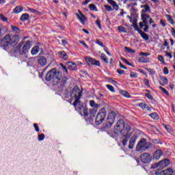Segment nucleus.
<instances>
[{"instance_id":"f257e3e1","label":"nucleus","mask_w":175,"mask_h":175,"mask_svg":"<svg viewBox=\"0 0 175 175\" xmlns=\"http://www.w3.org/2000/svg\"><path fill=\"white\" fill-rule=\"evenodd\" d=\"M3 50L5 51H10L12 55L14 57H18V55H24L27 54L31 49V41L24 40L21 41L17 46H14L12 49H9L12 47L10 35L7 34L1 40Z\"/></svg>"},{"instance_id":"f03ea898","label":"nucleus","mask_w":175,"mask_h":175,"mask_svg":"<svg viewBox=\"0 0 175 175\" xmlns=\"http://www.w3.org/2000/svg\"><path fill=\"white\" fill-rule=\"evenodd\" d=\"M45 80L46 81H52L53 85H59V88L62 90L68 81L66 77H62V72L53 68L50 70L46 75Z\"/></svg>"},{"instance_id":"7ed1b4c3","label":"nucleus","mask_w":175,"mask_h":175,"mask_svg":"<svg viewBox=\"0 0 175 175\" xmlns=\"http://www.w3.org/2000/svg\"><path fill=\"white\" fill-rule=\"evenodd\" d=\"M131 129H132L129 125H127L125 127V123L124 122V120L122 119L119 120L116 123L115 130L118 131L121 133V135L122 136V143L124 146L128 144V140H129V139H131V136H132V133L131 132Z\"/></svg>"},{"instance_id":"20e7f679","label":"nucleus","mask_w":175,"mask_h":175,"mask_svg":"<svg viewBox=\"0 0 175 175\" xmlns=\"http://www.w3.org/2000/svg\"><path fill=\"white\" fill-rule=\"evenodd\" d=\"M81 95H83V93L81 91H80V89H79V86L76 85L72 90V92L71 93V96L72 98H75V100L74 103L72 104L75 107L77 111H79L80 110H83V116L85 117H88V109L84 108V105L83 103L80 102V98H81Z\"/></svg>"},{"instance_id":"39448f33","label":"nucleus","mask_w":175,"mask_h":175,"mask_svg":"<svg viewBox=\"0 0 175 175\" xmlns=\"http://www.w3.org/2000/svg\"><path fill=\"white\" fill-rule=\"evenodd\" d=\"M152 146L151 142H147L146 138H142L136 146V151H147L148 148Z\"/></svg>"},{"instance_id":"423d86ee","label":"nucleus","mask_w":175,"mask_h":175,"mask_svg":"<svg viewBox=\"0 0 175 175\" xmlns=\"http://www.w3.org/2000/svg\"><path fill=\"white\" fill-rule=\"evenodd\" d=\"M106 114H107V111H106V109L105 108H102L98 111L96 116V120H95L96 125H100V124H102V122L105 121V118H106Z\"/></svg>"},{"instance_id":"0eeeda50","label":"nucleus","mask_w":175,"mask_h":175,"mask_svg":"<svg viewBox=\"0 0 175 175\" xmlns=\"http://www.w3.org/2000/svg\"><path fill=\"white\" fill-rule=\"evenodd\" d=\"M117 117V113L114 111H111L108 113V116L106 120L105 125L107 128H110L113 124H114V121H116V118Z\"/></svg>"},{"instance_id":"6e6552de","label":"nucleus","mask_w":175,"mask_h":175,"mask_svg":"<svg viewBox=\"0 0 175 175\" xmlns=\"http://www.w3.org/2000/svg\"><path fill=\"white\" fill-rule=\"evenodd\" d=\"M85 61L89 66H100V62L95 60L91 57H85Z\"/></svg>"},{"instance_id":"1a4fd4ad","label":"nucleus","mask_w":175,"mask_h":175,"mask_svg":"<svg viewBox=\"0 0 175 175\" xmlns=\"http://www.w3.org/2000/svg\"><path fill=\"white\" fill-rule=\"evenodd\" d=\"M140 158L142 163H150L152 161V156H151V154L147 152L142 154Z\"/></svg>"},{"instance_id":"9d476101","label":"nucleus","mask_w":175,"mask_h":175,"mask_svg":"<svg viewBox=\"0 0 175 175\" xmlns=\"http://www.w3.org/2000/svg\"><path fill=\"white\" fill-rule=\"evenodd\" d=\"M96 111H98L96 108L90 109V118L85 119V120L90 124H92V122H94V118L95 117V114H96Z\"/></svg>"},{"instance_id":"9b49d317","label":"nucleus","mask_w":175,"mask_h":175,"mask_svg":"<svg viewBox=\"0 0 175 175\" xmlns=\"http://www.w3.org/2000/svg\"><path fill=\"white\" fill-rule=\"evenodd\" d=\"M37 62L40 66H44L47 64V59L44 56H38Z\"/></svg>"},{"instance_id":"f8f14e48","label":"nucleus","mask_w":175,"mask_h":175,"mask_svg":"<svg viewBox=\"0 0 175 175\" xmlns=\"http://www.w3.org/2000/svg\"><path fill=\"white\" fill-rule=\"evenodd\" d=\"M163 155V152L161 149H157L154 153H153V159H156V161H158L159 159H161V157Z\"/></svg>"},{"instance_id":"ddd939ff","label":"nucleus","mask_w":175,"mask_h":175,"mask_svg":"<svg viewBox=\"0 0 175 175\" xmlns=\"http://www.w3.org/2000/svg\"><path fill=\"white\" fill-rule=\"evenodd\" d=\"M79 13L80 15L79 14H76L77 18L79 20V21H81L83 25H85V23L84 21L87 20V18H85V16H84V14H83L80 10H79Z\"/></svg>"},{"instance_id":"4468645a","label":"nucleus","mask_w":175,"mask_h":175,"mask_svg":"<svg viewBox=\"0 0 175 175\" xmlns=\"http://www.w3.org/2000/svg\"><path fill=\"white\" fill-rule=\"evenodd\" d=\"M66 66L70 70H76L77 65L73 62H68L66 63Z\"/></svg>"},{"instance_id":"2eb2a0df","label":"nucleus","mask_w":175,"mask_h":175,"mask_svg":"<svg viewBox=\"0 0 175 175\" xmlns=\"http://www.w3.org/2000/svg\"><path fill=\"white\" fill-rule=\"evenodd\" d=\"M10 40H11V45L12 44H17L20 42V36L18 35H14L12 36H10Z\"/></svg>"},{"instance_id":"dca6fc26","label":"nucleus","mask_w":175,"mask_h":175,"mask_svg":"<svg viewBox=\"0 0 175 175\" xmlns=\"http://www.w3.org/2000/svg\"><path fill=\"white\" fill-rule=\"evenodd\" d=\"M170 164V161H169V159H164L159 162V167H161V169L166 167V166H169Z\"/></svg>"},{"instance_id":"f3484780","label":"nucleus","mask_w":175,"mask_h":175,"mask_svg":"<svg viewBox=\"0 0 175 175\" xmlns=\"http://www.w3.org/2000/svg\"><path fill=\"white\" fill-rule=\"evenodd\" d=\"M135 144H136V137L131 138L129 143V148L130 150H133Z\"/></svg>"},{"instance_id":"a211bd4d","label":"nucleus","mask_w":175,"mask_h":175,"mask_svg":"<svg viewBox=\"0 0 175 175\" xmlns=\"http://www.w3.org/2000/svg\"><path fill=\"white\" fill-rule=\"evenodd\" d=\"M8 32V27L6 26L0 24V38H2L5 33Z\"/></svg>"},{"instance_id":"6ab92c4d","label":"nucleus","mask_w":175,"mask_h":175,"mask_svg":"<svg viewBox=\"0 0 175 175\" xmlns=\"http://www.w3.org/2000/svg\"><path fill=\"white\" fill-rule=\"evenodd\" d=\"M39 51H40V46L39 45H36L31 49V54L32 55H36Z\"/></svg>"},{"instance_id":"aec40b11","label":"nucleus","mask_w":175,"mask_h":175,"mask_svg":"<svg viewBox=\"0 0 175 175\" xmlns=\"http://www.w3.org/2000/svg\"><path fill=\"white\" fill-rule=\"evenodd\" d=\"M161 175H173V169L171 167L167 168L161 172Z\"/></svg>"},{"instance_id":"412c9836","label":"nucleus","mask_w":175,"mask_h":175,"mask_svg":"<svg viewBox=\"0 0 175 175\" xmlns=\"http://www.w3.org/2000/svg\"><path fill=\"white\" fill-rule=\"evenodd\" d=\"M138 33H139V35H141V37L142 38V39H144L146 41H147V40H148V39H150V36H148L147 33H144V31H143L142 30H138Z\"/></svg>"},{"instance_id":"4be33fe9","label":"nucleus","mask_w":175,"mask_h":175,"mask_svg":"<svg viewBox=\"0 0 175 175\" xmlns=\"http://www.w3.org/2000/svg\"><path fill=\"white\" fill-rule=\"evenodd\" d=\"M108 3L111 5V6L113 8L114 10H118V5H117V3L114 1L113 0H107Z\"/></svg>"},{"instance_id":"5701e85b","label":"nucleus","mask_w":175,"mask_h":175,"mask_svg":"<svg viewBox=\"0 0 175 175\" xmlns=\"http://www.w3.org/2000/svg\"><path fill=\"white\" fill-rule=\"evenodd\" d=\"M139 62H142V64H147V62H150V59L146 56H142L139 57Z\"/></svg>"},{"instance_id":"b1692460","label":"nucleus","mask_w":175,"mask_h":175,"mask_svg":"<svg viewBox=\"0 0 175 175\" xmlns=\"http://www.w3.org/2000/svg\"><path fill=\"white\" fill-rule=\"evenodd\" d=\"M169 83L167 79L163 77H161L159 79V84L161 85H166Z\"/></svg>"},{"instance_id":"393cba45","label":"nucleus","mask_w":175,"mask_h":175,"mask_svg":"<svg viewBox=\"0 0 175 175\" xmlns=\"http://www.w3.org/2000/svg\"><path fill=\"white\" fill-rule=\"evenodd\" d=\"M59 55L60 58H62V59H64V60H66L68 58V54H66V52H65V51L59 52Z\"/></svg>"},{"instance_id":"a878e982","label":"nucleus","mask_w":175,"mask_h":175,"mask_svg":"<svg viewBox=\"0 0 175 175\" xmlns=\"http://www.w3.org/2000/svg\"><path fill=\"white\" fill-rule=\"evenodd\" d=\"M23 10H24V8H23V6L18 5L14 9V13H21Z\"/></svg>"},{"instance_id":"bb28decb","label":"nucleus","mask_w":175,"mask_h":175,"mask_svg":"<svg viewBox=\"0 0 175 175\" xmlns=\"http://www.w3.org/2000/svg\"><path fill=\"white\" fill-rule=\"evenodd\" d=\"M27 20H29V14H23L21 16V21H27Z\"/></svg>"},{"instance_id":"cd10ccee","label":"nucleus","mask_w":175,"mask_h":175,"mask_svg":"<svg viewBox=\"0 0 175 175\" xmlns=\"http://www.w3.org/2000/svg\"><path fill=\"white\" fill-rule=\"evenodd\" d=\"M90 105L91 106V107H94V109H97L99 107V105L96 104V103H95V100H90Z\"/></svg>"},{"instance_id":"c85d7f7f","label":"nucleus","mask_w":175,"mask_h":175,"mask_svg":"<svg viewBox=\"0 0 175 175\" xmlns=\"http://www.w3.org/2000/svg\"><path fill=\"white\" fill-rule=\"evenodd\" d=\"M141 8L142 10V13H147V12H150V6L148 5H142Z\"/></svg>"},{"instance_id":"c756f323","label":"nucleus","mask_w":175,"mask_h":175,"mask_svg":"<svg viewBox=\"0 0 175 175\" xmlns=\"http://www.w3.org/2000/svg\"><path fill=\"white\" fill-rule=\"evenodd\" d=\"M139 27L140 28H143V27H145V28H144V32H148V29H150V25H143V23H139Z\"/></svg>"},{"instance_id":"7c9ffc66","label":"nucleus","mask_w":175,"mask_h":175,"mask_svg":"<svg viewBox=\"0 0 175 175\" xmlns=\"http://www.w3.org/2000/svg\"><path fill=\"white\" fill-rule=\"evenodd\" d=\"M139 107H141V109H142V110H145V109H147V108H148V111L151 110V108H150V107H148L147 105V104H145V103H140Z\"/></svg>"},{"instance_id":"2f4dec72","label":"nucleus","mask_w":175,"mask_h":175,"mask_svg":"<svg viewBox=\"0 0 175 175\" xmlns=\"http://www.w3.org/2000/svg\"><path fill=\"white\" fill-rule=\"evenodd\" d=\"M124 50H125V51H126V53H129L130 54H133V53H136V51L135 50H133L128 46H125Z\"/></svg>"},{"instance_id":"473e14b6","label":"nucleus","mask_w":175,"mask_h":175,"mask_svg":"<svg viewBox=\"0 0 175 175\" xmlns=\"http://www.w3.org/2000/svg\"><path fill=\"white\" fill-rule=\"evenodd\" d=\"M150 117H151V118H152L153 120H159V116L155 112L150 113Z\"/></svg>"},{"instance_id":"72a5a7b5","label":"nucleus","mask_w":175,"mask_h":175,"mask_svg":"<svg viewBox=\"0 0 175 175\" xmlns=\"http://www.w3.org/2000/svg\"><path fill=\"white\" fill-rule=\"evenodd\" d=\"M118 31L119 32H123V33H126V29H125L123 26H119L118 27Z\"/></svg>"},{"instance_id":"f704fd0d","label":"nucleus","mask_w":175,"mask_h":175,"mask_svg":"<svg viewBox=\"0 0 175 175\" xmlns=\"http://www.w3.org/2000/svg\"><path fill=\"white\" fill-rule=\"evenodd\" d=\"M11 29L16 32V33H20V28L16 27V26H11Z\"/></svg>"},{"instance_id":"c9c22d12","label":"nucleus","mask_w":175,"mask_h":175,"mask_svg":"<svg viewBox=\"0 0 175 175\" xmlns=\"http://www.w3.org/2000/svg\"><path fill=\"white\" fill-rule=\"evenodd\" d=\"M121 94L125 98H131V94H129V93L125 90L122 91Z\"/></svg>"},{"instance_id":"e433bc0d","label":"nucleus","mask_w":175,"mask_h":175,"mask_svg":"<svg viewBox=\"0 0 175 175\" xmlns=\"http://www.w3.org/2000/svg\"><path fill=\"white\" fill-rule=\"evenodd\" d=\"M142 20H150L151 18V16L147 14H142Z\"/></svg>"},{"instance_id":"4c0bfd02","label":"nucleus","mask_w":175,"mask_h":175,"mask_svg":"<svg viewBox=\"0 0 175 175\" xmlns=\"http://www.w3.org/2000/svg\"><path fill=\"white\" fill-rule=\"evenodd\" d=\"M159 90H161V92L163 94H165V95H169V92H167V90H166V89L162 88V86H159Z\"/></svg>"},{"instance_id":"58836bf2","label":"nucleus","mask_w":175,"mask_h":175,"mask_svg":"<svg viewBox=\"0 0 175 175\" xmlns=\"http://www.w3.org/2000/svg\"><path fill=\"white\" fill-rule=\"evenodd\" d=\"M101 59L105 62V64H109V61L107 60V58H106V55L104 53H102L100 55Z\"/></svg>"},{"instance_id":"ea45409f","label":"nucleus","mask_w":175,"mask_h":175,"mask_svg":"<svg viewBox=\"0 0 175 175\" xmlns=\"http://www.w3.org/2000/svg\"><path fill=\"white\" fill-rule=\"evenodd\" d=\"M148 93H146L145 95L146 96V98H148V99H150V100H154V97L152 96V95H151V94H150V91L148 90Z\"/></svg>"},{"instance_id":"a19ab883","label":"nucleus","mask_w":175,"mask_h":175,"mask_svg":"<svg viewBox=\"0 0 175 175\" xmlns=\"http://www.w3.org/2000/svg\"><path fill=\"white\" fill-rule=\"evenodd\" d=\"M152 143H154V144H163V142H161V139H152Z\"/></svg>"},{"instance_id":"79ce46f5","label":"nucleus","mask_w":175,"mask_h":175,"mask_svg":"<svg viewBox=\"0 0 175 175\" xmlns=\"http://www.w3.org/2000/svg\"><path fill=\"white\" fill-rule=\"evenodd\" d=\"M44 134H40L38 135V142H42V140H44Z\"/></svg>"},{"instance_id":"37998d69","label":"nucleus","mask_w":175,"mask_h":175,"mask_svg":"<svg viewBox=\"0 0 175 175\" xmlns=\"http://www.w3.org/2000/svg\"><path fill=\"white\" fill-rule=\"evenodd\" d=\"M165 130L167 131V132L168 133L172 134V129L170 128V125H165Z\"/></svg>"},{"instance_id":"c03bdc74","label":"nucleus","mask_w":175,"mask_h":175,"mask_svg":"<svg viewBox=\"0 0 175 175\" xmlns=\"http://www.w3.org/2000/svg\"><path fill=\"white\" fill-rule=\"evenodd\" d=\"M137 76L138 75L136 72H131L130 74V77H131V79H137Z\"/></svg>"},{"instance_id":"a18cd8bd","label":"nucleus","mask_w":175,"mask_h":175,"mask_svg":"<svg viewBox=\"0 0 175 175\" xmlns=\"http://www.w3.org/2000/svg\"><path fill=\"white\" fill-rule=\"evenodd\" d=\"M106 87L109 90V91H111V92H114V87L111 85H107Z\"/></svg>"},{"instance_id":"49530a36","label":"nucleus","mask_w":175,"mask_h":175,"mask_svg":"<svg viewBox=\"0 0 175 175\" xmlns=\"http://www.w3.org/2000/svg\"><path fill=\"white\" fill-rule=\"evenodd\" d=\"M89 8H90L91 10H96V5H94V4H90V5H89Z\"/></svg>"},{"instance_id":"de8ad7c7","label":"nucleus","mask_w":175,"mask_h":175,"mask_svg":"<svg viewBox=\"0 0 175 175\" xmlns=\"http://www.w3.org/2000/svg\"><path fill=\"white\" fill-rule=\"evenodd\" d=\"M0 20H1V21H8V18L4 16L3 14H0Z\"/></svg>"},{"instance_id":"09e8293b","label":"nucleus","mask_w":175,"mask_h":175,"mask_svg":"<svg viewBox=\"0 0 175 175\" xmlns=\"http://www.w3.org/2000/svg\"><path fill=\"white\" fill-rule=\"evenodd\" d=\"M144 85H146V87H150V81L147 79H144Z\"/></svg>"},{"instance_id":"8fccbe9b","label":"nucleus","mask_w":175,"mask_h":175,"mask_svg":"<svg viewBox=\"0 0 175 175\" xmlns=\"http://www.w3.org/2000/svg\"><path fill=\"white\" fill-rule=\"evenodd\" d=\"M28 10L30 11L31 13H34L35 14L38 13V10H36L33 8H28Z\"/></svg>"},{"instance_id":"3c124183","label":"nucleus","mask_w":175,"mask_h":175,"mask_svg":"<svg viewBox=\"0 0 175 175\" xmlns=\"http://www.w3.org/2000/svg\"><path fill=\"white\" fill-rule=\"evenodd\" d=\"M105 8L106 10H107V12L113 11V9L111 8V6H110V5H105Z\"/></svg>"},{"instance_id":"603ef678","label":"nucleus","mask_w":175,"mask_h":175,"mask_svg":"<svg viewBox=\"0 0 175 175\" xmlns=\"http://www.w3.org/2000/svg\"><path fill=\"white\" fill-rule=\"evenodd\" d=\"M96 24L98 27L99 29H102V26L100 25V21H99V19H97L96 21Z\"/></svg>"},{"instance_id":"864d4df0","label":"nucleus","mask_w":175,"mask_h":175,"mask_svg":"<svg viewBox=\"0 0 175 175\" xmlns=\"http://www.w3.org/2000/svg\"><path fill=\"white\" fill-rule=\"evenodd\" d=\"M159 58V61H160V62H161V64H163L165 62V59H163V57L161 55H159L158 56Z\"/></svg>"},{"instance_id":"5fc2aeb1","label":"nucleus","mask_w":175,"mask_h":175,"mask_svg":"<svg viewBox=\"0 0 175 175\" xmlns=\"http://www.w3.org/2000/svg\"><path fill=\"white\" fill-rule=\"evenodd\" d=\"M96 43V44H98V46H100L101 47H105V45H103V42H100L99 40H97Z\"/></svg>"},{"instance_id":"6e6d98bb","label":"nucleus","mask_w":175,"mask_h":175,"mask_svg":"<svg viewBox=\"0 0 175 175\" xmlns=\"http://www.w3.org/2000/svg\"><path fill=\"white\" fill-rule=\"evenodd\" d=\"M33 126L36 132H39L40 129H39V126H38V124L34 123Z\"/></svg>"},{"instance_id":"4d7b16f0","label":"nucleus","mask_w":175,"mask_h":175,"mask_svg":"<svg viewBox=\"0 0 175 175\" xmlns=\"http://www.w3.org/2000/svg\"><path fill=\"white\" fill-rule=\"evenodd\" d=\"M79 43L81 44H82L83 46H84V47H85L86 49H88V45H87V44H85V42L83 41V40H80L79 41Z\"/></svg>"},{"instance_id":"13d9d810","label":"nucleus","mask_w":175,"mask_h":175,"mask_svg":"<svg viewBox=\"0 0 175 175\" xmlns=\"http://www.w3.org/2000/svg\"><path fill=\"white\" fill-rule=\"evenodd\" d=\"M165 56L166 57H169V58L172 59L173 58V55H172V53L167 52V51H165Z\"/></svg>"},{"instance_id":"bf43d9fd","label":"nucleus","mask_w":175,"mask_h":175,"mask_svg":"<svg viewBox=\"0 0 175 175\" xmlns=\"http://www.w3.org/2000/svg\"><path fill=\"white\" fill-rule=\"evenodd\" d=\"M117 72L119 75H124V73H125V71L124 70H121V68H119L117 70Z\"/></svg>"},{"instance_id":"052dcab7","label":"nucleus","mask_w":175,"mask_h":175,"mask_svg":"<svg viewBox=\"0 0 175 175\" xmlns=\"http://www.w3.org/2000/svg\"><path fill=\"white\" fill-rule=\"evenodd\" d=\"M149 19H143L142 23L143 25H147L148 24Z\"/></svg>"},{"instance_id":"680f3d73","label":"nucleus","mask_w":175,"mask_h":175,"mask_svg":"<svg viewBox=\"0 0 175 175\" xmlns=\"http://www.w3.org/2000/svg\"><path fill=\"white\" fill-rule=\"evenodd\" d=\"M157 167H159V163L152 165V169H157Z\"/></svg>"},{"instance_id":"e2e57ef3","label":"nucleus","mask_w":175,"mask_h":175,"mask_svg":"<svg viewBox=\"0 0 175 175\" xmlns=\"http://www.w3.org/2000/svg\"><path fill=\"white\" fill-rule=\"evenodd\" d=\"M163 73H164V75H169V70L167 69V67H164Z\"/></svg>"},{"instance_id":"0e129e2a","label":"nucleus","mask_w":175,"mask_h":175,"mask_svg":"<svg viewBox=\"0 0 175 175\" xmlns=\"http://www.w3.org/2000/svg\"><path fill=\"white\" fill-rule=\"evenodd\" d=\"M122 59L123 62H124L125 64H126V65H129V66H131V63L128 62L126 59L122 58Z\"/></svg>"},{"instance_id":"69168bd1","label":"nucleus","mask_w":175,"mask_h":175,"mask_svg":"<svg viewBox=\"0 0 175 175\" xmlns=\"http://www.w3.org/2000/svg\"><path fill=\"white\" fill-rule=\"evenodd\" d=\"M60 65H61L62 69H64V70H65L66 73H68V68H66V66H64V64H61Z\"/></svg>"},{"instance_id":"338daca9","label":"nucleus","mask_w":175,"mask_h":175,"mask_svg":"<svg viewBox=\"0 0 175 175\" xmlns=\"http://www.w3.org/2000/svg\"><path fill=\"white\" fill-rule=\"evenodd\" d=\"M133 28L135 29V31H137L138 32H139V31H141L140 29H139V26H137V24L133 25Z\"/></svg>"},{"instance_id":"774afa93","label":"nucleus","mask_w":175,"mask_h":175,"mask_svg":"<svg viewBox=\"0 0 175 175\" xmlns=\"http://www.w3.org/2000/svg\"><path fill=\"white\" fill-rule=\"evenodd\" d=\"M171 33H172V36H174V38H175V29H174V28H172Z\"/></svg>"}]
</instances>
